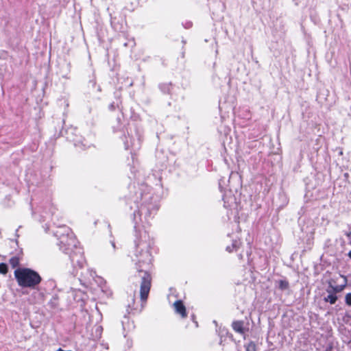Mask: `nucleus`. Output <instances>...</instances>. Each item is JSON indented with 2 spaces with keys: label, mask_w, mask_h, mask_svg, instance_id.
Returning <instances> with one entry per match:
<instances>
[{
  "label": "nucleus",
  "mask_w": 351,
  "mask_h": 351,
  "mask_svg": "<svg viewBox=\"0 0 351 351\" xmlns=\"http://www.w3.org/2000/svg\"><path fill=\"white\" fill-rule=\"evenodd\" d=\"M141 205L135 201L137 210L133 214L134 228L135 232L134 249L132 256L135 263L141 279L140 296L142 301L146 300L151 288L152 278L147 271L152 262L150 249L153 241L150 239L146 228L150 225V221L158 210V204L149 193H141Z\"/></svg>",
  "instance_id": "obj_1"
},
{
  "label": "nucleus",
  "mask_w": 351,
  "mask_h": 351,
  "mask_svg": "<svg viewBox=\"0 0 351 351\" xmlns=\"http://www.w3.org/2000/svg\"><path fill=\"white\" fill-rule=\"evenodd\" d=\"M59 240L58 245L60 249L69 255L71 262L74 268L73 274H78V269H83L86 261L83 253L77 246V241L71 230L66 226H61L58 228L54 233Z\"/></svg>",
  "instance_id": "obj_2"
},
{
  "label": "nucleus",
  "mask_w": 351,
  "mask_h": 351,
  "mask_svg": "<svg viewBox=\"0 0 351 351\" xmlns=\"http://www.w3.org/2000/svg\"><path fill=\"white\" fill-rule=\"evenodd\" d=\"M14 274L18 285L21 287L34 289L42 280L38 272L29 268L16 269Z\"/></svg>",
  "instance_id": "obj_3"
},
{
  "label": "nucleus",
  "mask_w": 351,
  "mask_h": 351,
  "mask_svg": "<svg viewBox=\"0 0 351 351\" xmlns=\"http://www.w3.org/2000/svg\"><path fill=\"white\" fill-rule=\"evenodd\" d=\"M173 306L176 313L180 315L182 317H186V308L181 300L176 301Z\"/></svg>",
  "instance_id": "obj_4"
},
{
  "label": "nucleus",
  "mask_w": 351,
  "mask_h": 351,
  "mask_svg": "<svg viewBox=\"0 0 351 351\" xmlns=\"http://www.w3.org/2000/svg\"><path fill=\"white\" fill-rule=\"evenodd\" d=\"M241 244V242L240 239H234L232 241L231 245H227L226 247V250L229 253H232L234 251L236 252L240 247Z\"/></svg>",
  "instance_id": "obj_5"
},
{
  "label": "nucleus",
  "mask_w": 351,
  "mask_h": 351,
  "mask_svg": "<svg viewBox=\"0 0 351 351\" xmlns=\"http://www.w3.org/2000/svg\"><path fill=\"white\" fill-rule=\"evenodd\" d=\"M243 321H234L232 324V326L233 330L239 333V334H243L244 333V328H243Z\"/></svg>",
  "instance_id": "obj_6"
},
{
  "label": "nucleus",
  "mask_w": 351,
  "mask_h": 351,
  "mask_svg": "<svg viewBox=\"0 0 351 351\" xmlns=\"http://www.w3.org/2000/svg\"><path fill=\"white\" fill-rule=\"evenodd\" d=\"M129 139H130V141H129V140L127 139V141L124 143L125 149H128L130 148L136 149L137 147V146H136V145H135V142H134L135 140L132 139L131 137H129Z\"/></svg>",
  "instance_id": "obj_7"
},
{
  "label": "nucleus",
  "mask_w": 351,
  "mask_h": 351,
  "mask_svg": "<svg viewBox=\"0 0 351 351\" xmlns=\"http://www.w3.org/2000/svg\"><path fill=\"white\" fill-rule=\"evenodd\" d=\"M278 283V288L280 290L284 291V290H287L289 289V285L288 281H287L285 280H280Z\"/></svg>",
  "instance_id": "obj_8"
},
{
  "label": "nucleus",
  "mask_w": 351,
  "mask_h": 351,
  "mask_svg": "<svg viewBox=\"0 0 351 351\" xmlns=\"http://www.w3.org/2000/svg\"><path fill=\"white\" fill-rule=\"evenodd\" d=\"M337 300V297L335 294H329L326 298H324L326 302H330L331 304H334Z\"/></svg>",
  "instance_id": "obj_9"
},
{
  "label": "nucleus",
  "mask_w": 351,
  "mask_h": 351,
  "mask_svg": "<svg viewBox=\"0 0 351 351\" xmlns=\"http://www.w3.org/2000/svg\"><path fill=\"white\" fill-rule=\"evenodd\" d=\"M19 258L17 256H12L10 259V264L11 266L14 268L19 265Z\"/></svg>",
  "instance_id": "obj_10"
},
{
  "label": "nucleus",
  "mask_w": 351,
  "mask_h": 351,
  "mask_svg": "<svg viewBox=\"0 0 351 351\" xmlns=\"http://www.w3.org/2000/svg\"><path fill=\"white\" fill-rule=\"evenodd\" d=\"M245 351H256V346L254 343L250 342L245 346Z\"/></svg>",
  "instance_id": "obj_11"
},
{
  "label": "nucleus",
  "mask_w": 351,
  "mask_h": 351,
  "mask_svg": "<svg viewBox=\"0 0 351 351\" xmlns=\"http://www.w3.org/2000/svg\"><path fill=\"white\" fill-rule=\"evenodd\" d=\"M102 330H103V328L101 326H95V332H96L95 338L99 339L101 337Z\"/></svg>",
  "instance_id": "obj_12"
},
{
  "label": "nucleus",
  "mask_w": 351,
  "mask_h": 351,
  "mask_svg": "<svg viewBox=\"0 0 351 351\" xmlns=\"http://www.w3.org/2000/svg\"><path fill=\"white\" fill-rule=\"evenodd\" d=\"M8 272V266L5 263H0V274H5Z\"/></svg>",
  "instance_id": "obj_13"
},
{
  "label": "nucleus",
  "mask_w": 351,
  "mask_h": 351,
  "mask_svg": "<svg viewBox=\"0 0 351 351\" xmlns=\"http://www.w3.org/2000/svg\"><path fill=\"white\" fill-rule=\"evenodd\" d=\"M346 302L348 305L351 306V293L346 294Z\"/></svg>",
  "instance_id": "obj_14"
},
{
  "label": "nucleus",
  "mask_w": 351,
  "mask_h": 351,
  "mask_svg": "<svg viewBox=\"0 0 351 351\" xmlns=\"http://www.w3.org/2000/svg\"><path fill=\"white\" fill-rule=\"evenodd\" d=\"M184 27L186 29H189L192 27V23L191 21H186L182 24Z\"/></svg>",
  "instance_id": "obj_15"
},
{
  "label": "nucleus",
  "mask_w": 351,
  "mask_h": 351,
  "mask_svg": "<svg viewBox=\"0 0 351 351\" xmlns=\"http://www.w3.org/2000/svg\"><path fill=\"white\" fill-rule=\"evenodd\" d=\"M225 182L224 180L223 179H221L219 182V187L221 191L223 190V184Z\"/></svg>",
  "instance_id": "obj_16"
},
{
  "label": "nucleus",
  "mask_w": 351,
  "mask_h": 351,
  "mask_svg": "<svg viewBox=\"0 0 351 351\" xmlns=\"http://www.w3.org/2000/svg\"><path fill=\"white\" fill-rule=\"evenodd\" d=\"M346 235L348 238H350L351 237V232H348Z\"/></svg>",
  "instance_id": "obj_17"
},
{
  "label": "nucleus",
  "mask_w": 351,
  "mask_h": 351,
  "mask_svg": "<svg viewBox=\"0 0 351 351\" xmlns=\"http://www.w3.org/2000/svg\"><path fill=\"white\" fill-rule=\"evenodd\" d=\"M223 201H224L225 206H226V204H227L228 202L225 200V197H224V196L223 197Z\"/></svg>",
  "instance_id": "obj_18"
},
{
  "label": "nucleus",
  "mask_w": 351,
  "mask_h": 351,
  "mask_svg": "<svg viewBox=\"0 0 351 351\" xmlns=\"http://www.w3.org/2000/svg\"><path fill=\"white\" fill-rule=\"evenodd\" d=\"M239 259H242L243 258V255L241 254H239Z\"/></svg>",
  "instance_id": "obj_19"
},
{
  "label": "nucleus",
  "mask_w": 351,
  "mask_h": 351,
  "mask_svg": "<svg viewBox=\"0 0 351 351\" xmlns=\"http://www.w3.org/2000/svg\"><path fill=\"white\" fill-rule=\"evenodd\" d=\"M164 91H169V86H167L166 89L165 90H163Z\"/></svg>",
  "instance_id": "obj_20"
},
{
  "label": "nucleus",
  "mask_w": 351,
  "mask_h": 351,
  "mask_svg": "<svg viewBox=\"0 0 351 351\" xmlns=\"http://www.w3.org/2000/svg\"><path fill=\"white\" fill-rule=\"evenodd\" d=\"M348 256L351 258V250L348 252Z\"/></svg>",
  "instance_id": "obj_21"
},
{
  "label": "nucleus",
  "mask_w": 351,
  "mask_h": 351,
  "mask_svg": "<svg viewBox=\"0 0 351 351\" xmlns=\"http://www.w3.org/2000/svg\"><path fill=\"white\" fill-rule=\"evenodd\" d=\"M112 245L113 248H115V244L114 242H112Z\"/></svg>",
  "instance_id": "obj_22"
},
{
  "label": "nucleus",
  "mask_w": 351,
  "mask_h": 351,
  "mask_svg": "<svg viewBox=\"0 0 351 351\" xmlns=\"http://www.w3.org/2000/svg\"><path fill=\"white\" fill-rule=\"evenodd\" d=\"M58 351H64V350H62V348H59V349L58 350Z\"/></svg>",
  "instance_id": "obj_23"
}]
</instances>
